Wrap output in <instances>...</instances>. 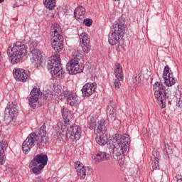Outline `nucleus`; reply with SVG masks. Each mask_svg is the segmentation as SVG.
I'll return each instance as SVG.
<instances>
[{
	"instance_id": "obj_6",
	"label": "nucleus",
	"mask_w": 182,
	"mask_h": 182,
	"mask_svg": "<svg viewBox=\"0 0 182 182\" xmlns=\"http://www.w3.org/2000/svg\"><path fill=\"white\" fill-rule=\"evenodd\" d=\"M47 68L50 70V73H51L53 79L59 80L63 77L65 70L62 68L60 57L58 53L50 57L48 60Z\"/></svg>"
},
{
	"instance_id": "obj_27",
	"label": "nucleus",
	"mask_w": 182,
	"mask_h": 182,
	"mask_svg": "<svg viewBox=\"0 0 182 182\" xmlns=\"http://www.w3.org/2000/svg\"><path fill=\"white\" fill-rule=\"evenodd\" d=\"M174 147H176L174 144L171 142L165 144L163 152L164 154H166V156H170V154H173V150H174Z\"/></svg>"
},
{
	"instance_id": "obj_19",
	"label": "nucleus",
	"mask_w": 182,
	"mask_h": 182,
	"mask_svg": "<svg viewBox=\"0 0 182 182\" xmlns=\"http://www.w3.org/2000/svg\"><path fill=\"white\" fill-rule=\"evenodd\" d=\"M160 159V154L157 151H153V156L151 158L150 164L153 170H158L160 168V164H159V160Z\"/></svg>"
},
{
	"instance_id": "obj_14",
	"label": "nucleus",
	"mask_w": 182,
	"mask_h": 182,
	"mask_svg": "<svg viewBox=\"0 0 182 182\" xmlns=\"http://www.w3.org/2000/svg\"><path fill=\"white\" fill-rule=\"evenodd\" d=\"M14 78L18 82L25 83L29 79L28 72L22 68H15L13 71Z\"/></svg>"
},
{
	"instance_id": "obj_37",
	"label": "nucleus",
	"mask_w": 182,
	"mask_h": 182,
	"mask_svg": "<svg viewBox=\"0 0 182 182\" xmlns=\"http://www.w3.org/2000/svg\"><path fill=\"white\" fill-rule=\"evenodd\" d=\"M0 129H2V124H1V121H0Z\"/></svg>"
},
{
	"instance_id": "obj_26",
	"label": "nucleus",
	"mask_w": 182,
	"mask_h": 182,
	"mask_svg": "<svg viewBox=\"0 0 182 182\" xmlns=\"http://www.w3.org/2000/svg\"><path fill=\"white\" fill-rule=\"evenodd\" d=\"M111 106L109 107V117L113 120L112 121V124H114V122H119V119H117V110L115 109L114 107Z\"/></svg>"
},
{
	"instance_id": "obj_4",
	"label": "nucleus",
	"mask_w": 182,
	"mask_h": 182,
	"mask_svg": "<svg viewBox=\"0 0 182 182\" xmlns=\"http://www.w3.org/2000/svg\"><path fill=\"white\" fill-rule=\"evenodd\" d=\"M7 55L13 65L19 63L23 60V58L28 55V46L23 43L16 42L7 49Z\"/></svg>"
},
{
	"instance_id": "obj_35",
	"label": "nucleus",
	"mask_w": 182,
	"mask_h": 182,
	"mask_svg": "<svg viewBox=\"0 0 182 182\" xmlns=\"http://www.w3.org/2000/svg\"><path fill=\"white\" fill-rule=\"evenodd\" d=\"M173 180L177 182H182V176L178 174L173 178Z\"/></svg>"
},
{
	"instance_id": "obj_2",
	"label": "nucleus",
	"mask_w": 182,
	"mask_h": 182,
	"mask_svg": "<svg viewBox=\"0 0 182 182\" xmlns=\"http://www.w3.org/2000/svg\"><path fill=\"white\" fill-rule=\"evenodd\" d=\"M129 144H130V136L127 134L123 136L116 134L112 141L107 144V147L109 153H112L114 157H119L122 154L126 155L129 151Z\"/></svg>"
},
{
	"instance_id": "obj_24",
	"label": "nucleus",
	"mask_w": 182,
	"mask_h": 182,
	"mask_svg": "<svg viewBox=\"0 0 182 182\" xmlns=\"http://www.w3.org/2000/svg\"><path fill=\"white\" fill-rule=\"evenodd\" d=\"M85 15H86V9H85L83 6H77V8L75 9L74 16L75 19H83L85 18Z\"/></svg>"
},
{
	"instance_id": "obj_13",
	"label": "nucleus",
	"mask_w": 182,
	"mask_h": 182,
	"mask_svg": "<svg viewBox=\"0 0 182 182\" xmlns=\"http://www.w3.org/2000/svg\"><path fill=\"white\" fill-rule=\"evenodd\" d=\"M163 77L165 80V85H166V86L170 87L173 86V85H176V80L173 75V72L170 70L168 65H166L164 68Z\"/></svg>"
},
{
	"instance_id": "obj_15",
	"label": "nucleus",
	"mask_w": 182,
	"mask_h": 182,
	"mask_svg": "<svg viewBox=\"0 0 182 182\" xmlns=\"http://www.w3.org/2000/svg\"><path fill=\"white\" fill-rule=\"evenodd\" d=\"M64 97L67 100L68 105L74 107H76L79 105V99L76 93L72 92L70 91L65 90L64 91Z\"/></svg>"
},
{
	"instance_id": "obj_36",
	"label": "nucleus",
	"mask_w": 182,
	"mask_h": 182,
	"mask_svg": "<svg viewBox=\"0 0 182 182\" xmlns=\"http://www.w3.org/2000/svg\"><path fill=\"white\" fill-rule=\"evenodd\" d=\"M37 181H38V182H43V178H42L41 176H38V177L37 178Z\"/></svg>"
},
{
	"instance_id": "obj_18",
	"label": "nucleus",
	"mask_w": 182,
	"mask_h": 182,
	"mask_svg": "<svg viewBox=\"0 0 182 182\" xmlns=\"http://www.w3.org/2000/svg\"><path fill=\"white\" fill-rule=\"evenodd\" d=\"M30 56L31 63H33L34 66H38L42 59V53H41V50L33 49L31 51Z\"/></svg>"
},
{
	"instance_id": "obj_33",
	"label": "nucleus",
	"mask_w": 182,
	"mask_h": 182,
	"mask_svg": "<svg viewBox=\"0 0 182 182\" xmlns=\"http://www.w3.org/2000/svg\"><path fill=\"white\" fill-rule=\"evenodd\" d=\"M83 23L84 25H85V26H92V24L93 23V21L90 18H86L84 20Z\"/></svg>"
},
{
	"instance_id": "obj_23",
	"label": "nucleus",
	"mask_w": 182,
	"mask_h": 182,
	"mask_svg": "<svg viewBox=\"0 0 182 182\" xmlns=\"http://www.w3.org/2000/svg\"><path fill=\"white\" fill-rule=\"evenodd\" d=\"M97 133H101L103 134H106V132H107V122L105 119H101L97 122Z\"/></svg>"
},
{
	"instance_id": "obj_9",
	"label": "nucleus",
	"mask_w": 182,
	"mask_h": 182,
	"mask_svg": "<svg viewBox=\"0 0 182 182\" xmlns=\"http://www.w3.org/2000/svg\"><path fill=\"white\" fill-rule=\"evenodd\" d=\"M46 164H48V155L40 154L34 156L29 167L33 174H41V171L43 170Z\"/></svg>"
},
{
	"instance_id": "obj_30",
	"label": "nucleus",
	"mask_w": 182,
	"mask_h": 182,
	"mask_svg": "<svg viewBox=\"0 0 182 182\" xmlns=\"http://www.w3.org/2000/svg\"><path fill=\"white\" fill-rule=\"evenodd\" d=\"M87 127L90 130H93L94 129H96V126H97V122H96V119L95 117H91L90 118V120L88 121Z\"/></svg>"
},
{
	"instance_id": "obj_40",
	"label": "nucleus",
	"mask_w": 182,
	"mask_h": 182,
	"mask_svg": "<svg viewBox=\"0 0 182 182\" xmlns=\"http://www.w3.org/2000/svg\"><path fill=\"white\" fill-rule=\"evenodd\" d=\"M114 1H120V0H114Z\"/></svg>"
},
{
	"instance_id": "obj_21",
	"label": "nucleus",
	"mask_w": 182,
	"mask_h": 182,
	"mask_svg": "<svg viewBox=\"0 0 182 182\" xmlns=\"http://www.w3.org/2000/svg\"><path fill=\"white\" fill-rule=\"evenodd\" d=\"M8 148V142L6 141H0V164L5 163V150Z\"/></svg>"
},
{
	"instance_id": "obj_3",
	"label": "nucleus",
	"mask_w": 182,
	"mask_h": 182,
	"mask_svg": "<svg viewBox=\"0 0 182 182\" xmlns=\"http://www.w3.org/2000/svg\"><path fill=\"white\" fill-rule=\"evenodd\" d=\"M112 28L108 35V42L109 45L114 46L123 41L127 29L126 21L124 18H119L112 24Z\"/></svg>"
},
{
	"instance_id": "obj_12",
	"label": "nucleus",
	"mask_w": 182,
	"mask_h": 182,
	"mask_svg": "<svg viewBox=\"0 0 182 182\" xmlns=\"http://www.w3.org/2000/svg\"><path fill=\"white\" fill-rule=\"evenodd\" d=\"M114 73L117 79L114 80V86L115 89H120V86H122V83H120V82L123 80V70L119 63H115Z\"/></svg>"
},
{
	"instance_id": "obj_17",
	"label": "nucleus",
	"mask_w": 182,
	"mask_h": 182,
	"mask_svg": "<svg viewBox=\"0 0 182 182\" xmlns=\"http://www.w3.org/2000/svg\"><path fill=\"white\" fill-rule=\"evenodd\" d=\"M97 85L96 83H87L85 84L82 89L83 96L89 97L93 95V92L96 90Z\"/></svg>"
},
{
	"instance_id": "obj_1",
	"label": "nucleus",
	"mask_w": 182,
	"mask_h": 182,
	"mask_svg": "<svg viewBox=\"0 0 182 182\" xmlns=\"http://www.w3.org/2000/svg\"><path fill=\"white\" fill-rule=\"evenodd\" d=\"M49 138L48 137V132H46V126L43 125L35 133L30 134L26 140L23 142L22 149L25 154H28L31 151V149L35 146L36 143L38 149H43L48 144Z\"/></svg>"
},
{
	"instance_id": "obj_10",
	"label": "nucleus",
	"mask_w": 182,
	"mask_h": 182,
	"mask_svg": "<svg viewBox=\"0 0 182 182\" xmlns=\"http://www.w3.org/2000/svg\"><path fill=\"white\" fill-rule=\"evenodd\" d=\"M18 117V109L13 102L7 104L4 110V119L9 122H15Z\"/></svg>"
},
{
	"instance_id": "obj_28",
	"label": "nucleus",
	"mask_w": 182,
	"mask_h": 182,
	"mask_svg": "<svg viewBox=\"0 0 182 182\" xmlns=\"http://www.w3.org/2000/svg\"><path fill=\"white\" fill-rule=\"evenodd\" d=\"M61 112L62 116L64 119V122L63 123V124H66L65 123H68V121L70 120L69 116H70L71 112L68 109V108H65V107H63L61 108Z\"/></svg>"
},
{
	"instance_id": "obj_11",
	"label": "nucleus",
	"mask_w": 182,
	"mask_h": 182,
	"mask_svg": "<svg viewBox=\"0 0 182 182\" xmlns=\"http://www.w3.org/2000/svg\"><path fill=\"white\" fill-rule=\"evenodd\" d=\"M67 70L70 75H77L83 72V66L79 64V60L72 59L66 65Z\"/></svg>"
},
{
	"instance_id": "obj_39",
	"label": "nucleus",
	"mask_w": 182,
	"mask_h": 182,
	"mask_svg": "<svg viewBox=\"0 0 182 182\" xmlns=\"http://www.w3.org/2000/svg\"><path fill=\"white\" fill-rule=\"evenodd\" d=\"M4 0H0V4H2V2H4Z\"/></svg>"
},
{
	"instance_id": "obj_7",
	"label": "nucleus",
	"mask_w": 182,
	"mask_h": 182,
	"mask_svg": "<svg viewBox=\"0 0 182 182\" xmlns=\"http://www.w3.org/2000/svg\"><path fill=\"white\" fill-rule=\"evenodd\" d=\"M61 130L63 133H65L67 139L71 141L79 140L82 136V128L73 124L70 120L65 122V124L61 125Z\"/></svg>"
},
{
	"instance_id": "obj_8",
	"label": "nucleus",
	"mask_w": 182,
	"mask_h": 182,
	"mask_svg": "<svg viewBox=\"0 0 182 182\" xmlns=\"http://www.w3.org/2000/svg\"><path fill=\"white\" fill-rule=\"evenodd\" d=\"M50 31L53 49L59 53L63 49V36L60 34L62 29L59 24L54 23L51 26Z\"/></svg>"
},
{
	"instance_id": "obj_16",
	"label": "nucleus",
	"mask_w": 182,
	"mask_h": 182,
	"mask_svg": "<svg viewBox=\"0 0 182 182\" xmlns=\"http://www.w3.org/2000/svg\"><path fill=\"white\" fill-rule=\"evenodd\" d=\"M41 90L39 88H33L31 92V97L28 98V103L33 109L36 107V102L39 100V96H41Z\"/></svg>"
},
{
	"instance_id": "obj_31",
	"label": "nucleus",
	"mask_w": 182,
	"mask_h": 182,
	"mask_svg": "<svg viewBox=\"0 0 182 182\" xmlns=\"http://www.w3.org/2000/svg\"><path fill=\"white\" fill-rule=\"evenodd\" d=\"M80 39L82 41L81 43H90V38L86 33H82Z\"/></svg>"
},
{
	"instance_id": "obj_29",
	"label": "nucleus",
	"mask_w": 182,
	"mask_h": 182,
	"mask_svg": "<svg viewBox=\"0 0 182 182\" xmlns=\"http://www.w3.org/2000/svg\"><path fill=\"white\" fill-rule=\"evenodd\" d=\"M43 4L48 9H53L56 6V0H43Z\"/></svg>"
},
{
	"instance_id": "obj_20",
	"label": "nucleus",
	"mask_w": 182,
	"mask_h": 182,
	"mask_svg": "<svg viewBox=\"0 0 182 182\" xmlns=\"http://www.w3.org/2000/svg\"><path fill=\"white\" fill-rule=\"evenodd\" d=\"M75 168L77 173V176L80 177V178L85 179L86 178V169L83 164L80 163V161H77L75 164Z\"/></svg>"
},
{
	"instance_id": "obj_25",
	"label": "nucleus",
	"mask_w": 182,
	"mask_h": 182,
	"mask_svg": "<svg viewBox=\"0 0 182 182\" xmlns=\"http://www.w3.org/2000/svg\"><path fill=\"white\" fill-rule=\"evenodd\" d=\"M96 142L100 144V146H105L107 143V134L98 133L95 136Z\"/></svg>"
},
{
	"instance_id": "obj_32",
	"label": "nucleus",
	"mask_w": 182,
	"mask_h": 182,
	"mask_svg": "<svg viewBox=\"0 0 182 182\" xmlns=\"http://www.w3.org/2000/svg\"><path fill=\"white\" fill-rule=\"evenodd\" d=\"M81 48L85 53H89L92 46H90V43H81Z\"/></svg>"
},
{
	"instance_id": "obj_34",
	"label": "nucleus",
	"mask_w": 182,
	"mask_h": 182,
	"mask_svg": "<svg viewBox=\"0 0 182 182\" xmlns=\"http://www.w3.org/2000/svg\"><path fill=\"white\" fill-rule=\"evenodd\" d=\"M45 100H52L53 99V94L52 93H46L44 95Z\"/></svg>"
},
{
	"instance_id": "obj_5",
	"label": "nucleus",
	"mask_w": 182,
	"mask_h": 182,
	"mask_svg": "<svg viewBox=\"0 0 182 182\" xmlns=\"http://www.w3.org/2000/svg\"><path fill=\"white\" fill-rule=\"evenodd\" d=\"M153 90L155 99L162 109L166 107L167 102L168 105H171V95L167 93L166 90L164 91V87L161 82H156L153 85Z\"/></svg>"
},
{
	"instance_id": "obj_38",
	"label": "nucleus",
	"mask_w": 182,
	"mask_h": 182,
	"mask_svg": "<svg viewBox=\"0 0 182 182\" xmlns=\"http://www.w3.org/2000/svg\"><path fill=\"white\" fill-rule=\"evenodd\" d=\"M1 130H2V129H0V136H1V134H2Z\"/></svg>"
},
{
	"instance_id": "obj_22",
	"label": "nucleus",
	"mask_w": 182,
	"mask_h": 182,
	"mask_svg": "<svg viewBox=\"0 0 182 182\" xmlns=\"http://www.w3.org/2000/svg\"><path fill=\"white\" fill-rule=\"evenodd\" d=\"M110 159V154H107L105 151L98 152L95 156L94 160L97 163H100V161H105Z\"/></svg>"
},
{
	"instance_id": "obj_41",
	"label": "nucleus",
	"mask_w": 182,
	"mask_h": 182,
	"mask_svg": "<svg viewBox=\"0 0 182 182\" xmlns=\"http://www.w3.org/2000/svg\"><path fill=\"white\" fill-rule=\"evenodd\" d=\"M0 182H1V181H0Z\"/></svg>"
}]
</instances>
